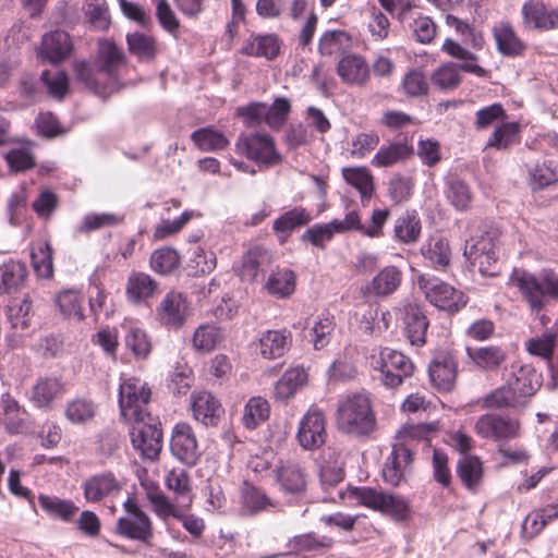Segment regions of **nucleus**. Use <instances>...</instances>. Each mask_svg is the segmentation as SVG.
Segmentation results:
<instances>
[{"label":"nucleus","instance_id":"1","mask_svg":"<svg viewBox=\"0 0 558 558\" xmlns=\"http://www.w3.org/2000/svg\"><path fill=\"white\" fill-rule=\"evenodd\" d=\"M512 281L533 313L538 314L550 300H558V274L550 268L537 274L514 272Z\"/></svg>","mask_w":558,"mask_h":558},{"label":"nucleus","instance_id":"2","mask_svg":"<svg viewBox=\"0 0 558 558\" xmlns=\"http://www.w3.org/2000/svg\"><path fill=\"white\" fill-rule=\"evenodd\" d=\"M337 424L340 430L353 436L368 435L375 428V416L367 396L356 393L338 407Z\"/></svg>","mask_w":558,"mask_h":558},{"label":"nucleus","instance_id":"3","mask_svg":"<svg viewBox=\"0 0 558 558\" xmlns=\"http://www.w3.org/2000/svg\"><path fill=\"white\" fill-rule=\"evenodd\" d=\"M151 391L147 384L140 378L130 377L120 384L119 407L120 414L125 422L143 423L149 418L146 405L150 400Z\"/></svg>","mask_w":558,"mask_h":558},{"label":"nucleus","instance_id":"4","mask_svg":"<svg viewBox=\"0 0 558 558\" xmlns=\"http://www.w3.org/2000/svg\"><path fill=\"white\" fill-rule=\"evenodd\" d=\"M349 495L361 505L390 515L398 522L405 521L410 512L407 499L398 495L388 494L381 489L355 487L350 489Z\"/></svg>","mask_w":558,"mask_h":558},{"label":"nucleus","instance_id":"5","mask_svg":"<svg viewBox=\"0 0 558 558\" xmlns=\"http://www.w3.org/2000/svg\"><path fill=\"white\" fill-rule=\"evenodd\" d=\"M372 367L379 373L378 379L388 388H396L413 373V364L399 351L384 348L371 359Z\"/></svg>","mask_w":558,"mask_h":558},{"label":"nucleus","instance_id":"6","mask_svg":"<svg viewBox=\"0 0 558 558\" xmlns=\"http://www.w3.org/2000/svg\"><path fill=\"white\" fill-rule=\"evenodd\" d=\"M417 286L426 300L439 310L453 313L466 305L468 300L463 292L457 291L437 277L428 274L420 275Z\"/></svg>","mask_w":558,"mask_h":558},{"label":"nucleus","instance_id":"7","mask_svg":"<svg viewBox=\"0 0 558 558\" xmlns=\"http://www.w3.org/2000/svg\"><path fill=\"white\" fill-rule=\"evenodd\" d=\"M235 151L255 161L259 167L269 168L281 162L272 137L266 134L240 136L235 143Z\"/></svg>","mask_w":558,"mask_h":558},{"label":"nucleus","instance_id":"8","mask_svg":"<svg viewBox=\"0 0 558 558\" xmlns=\"http://www.w3.org/2000/svg\"><path fill=\"white\" fill-rule=\"evenodd\" d=\"M123 507L126 515L119 518L117 533L126 538L149 544L153 536V525L149 517L131 498L124 501Z\"/></svg>","mask_w":558,"mask_h":558},{"label":"nucleus","instance_id":"9","mask_svg":"<svg viewBox=\"0 0 558 558\" xmlns=\"http://www.w3.org/2000/svg\"><path fill=\"white\" fill-rule=\"evenodd\" d=\"M189 316L190 304L186 296L177 291L168 292L156 308L157 320L168 329H180Z\"/></svg>","mask_w":558,"mask_h":558},{"label":"nucleus","instance_id":"10","mask_svg":"<svg viewBox=\"0 0 558 558\" xmlns=\"http://www.w3.org/2000/svg\"><path fill=\"white\" fill-rule=\"evenodd\" d=\"M399 317L404 325V333L413 345H423L426 341L428 320L420 306L412 299H404L398 306Z\"/></svg>","mask_w":558,"mask_h":558},{"label":"nucleus","instance_id":"11","mask_svg":"<svg viewBox=\"0 0 558 558\" xmlns=\"http://www.w3.org/2000/svg\"><path fill=\"white\" fill-rule=\"evenodd\" d=\"M475 430L483 438L497 441L510 440L519 436L520 423L499 414H484L477 418Z\"/></svg>","mask_w":558,"mask_h":558},{"label":"nucleus","instance_id":"12","mask_svg":"<svg viewBox=\"0 0 558 558\" xmlns=\"http://www.w3.org/2000/svg\"><path fill=\"white\" fill-rule=\"evenodd\" d=\"M159 422L137 424L131 432V441L135 450L148 460L158 458L162 448V432Z\"/></svg>","mask_w":558,"mask_h":558},{"label":"nucleus","instance_id":"13","mask_svg":"<svg viewBox=\"0 0 558 558\" xmlns=\"http://www.w3.org/2000/svg\"><path fill=\"white\" fill-rule=\"evenodd\" d=\"M170 450L173 457L182 463L189 466L196 464L201 452L195 433L187 423L180 422L174 425L170 440Z\"/></svg>","mask_w":558,"mask_h":558},{"label":"nucleus","instance_id":"14","mask_svg":"<svg viewBox=\"0 0 558 558\" xmlns=\"http://www.w3.org/2000/svg\"><path fill=\"white\" fill-rule=\"evenodd\" d=\"M458 363L448 352L437 353L428 366L432 385L440 392H449L454 388Z\"/></svg>","mask_w":558,"mask_h":558},{"label":"nucleus","instance_id":"15","mask_svg":"<svg viewBox=\"0 0 558 558\" xmlns=\"http://www.w3.org/2000/svg\"><path fill=\"white\" fill-rule=\"evenodd\" d=\"M125 61L124 50L113 40L107 38L98 40L95 57V66L98 74H105L106 78H112L120 68L125 64Z\"/></svg>","mask_w":558,"mask_h":558},{"label":"nucleus","instance_id":"16","mask_svg":"<svg viewBox=\"0 0 558 558\" xmlns=\"http://www.w3.org/2000/svg\"><path fill=\"white\" fill-rule=\"evenodd\" d=\"M122 488L121 481L109 471L92 475L83 483L84 498L88 502H100L106 498L114 497Z\"/></svg>","mask_w":558,"mask_h":558},{"label":"nucleus","instance_id":"17","mask_svg":"<svg viewBox=\"0 0 558 558\" xmlns=\"http://www.w3.org/2000/svg\"><path fill=\"white\" fill-rule=\"evenodd\" d=\"M325 417L319 411L307 412L299 427L298 439L305 449L319 448L326 441Z\"/></svg>","mask_w":558,"mask_h":558},{"label":"nucleus","instance_id":"18","mask_svg":"<svg viewBox=\"0 0 558 558\" xmlns=\"http://www.w3.org/2000/svg\"><path fill=\"white\" fill-rule=\"evenodd\" d=\"M412 461V451L405 445H395L383 469L385 482L393 486L399 485L410 472Z\"/></svg>","mask_w":558,"mask_h":558},{"label":"nucleus","instance_id":"19","mask_svg":"<svg viewBox=\"0 0 558 558\" xmlns=\"http://www.w3.org/2000/svg\"><path fill=\"white\" fill-rule=\"evenodd\" d=\"M523 22L527 27L549 31L558 27V8L550 9L542 0H529L522 7Z\"/></svg>","mask_w":558,"mask_h":558},{"label":"nucleus","instance_id":"20","mask_svg":"<svg viewBox=\"0 0 558 558\" xmlns=\"http://www.w3.org/2000/svg\"><path fill=\"white\" fill-rule=\"evenodd\" d=\"M541 378V374L532 365L512 364L507 381L522 401L537 391L542 384Z\"/></svg>","mask_w":558,"mask_h":558},{"label":"nucleus","instance_id":"21","mask_svg":"<svg viewBox=\"0 0 558 558\" xmlns=\"http://www.w3.org/2000/svg\"><path fill=\"white\" fill-rule=\"evenodd\" d=\"M72 49L73 44L69 34L54 31L44 35L40 56L50 63H59L70 56Z\"/></svg>","mask_w":558,"mask_h":558},{"label":"nucleus","instance_id":"22","mask_svg":"<svg viewBox=\"0 0 558 558\" xmlns=\"http://www.w3.org/2000/svg\"><path fill=\"white\" fill-rule=\"evenodd\" d=\"M340 78L350 85L362 86L369 78V68L366 61L357 54H347L337 64Z\"/></svg>","mask_w":558,"mask_h":558},{"label":"nucleus","instance_id":"23","mask_svg":"<svg viewBox=\"0 0 558 558\" xmlns=\"http://www.w3.org/2000/svg\"><path fill=\"white\" fill-rule=\"evenodd\" d=\"M412 155V145L403 138L380 146L371 163L376 168H388L409 159Z\"/></svg>","mask_w":558,"mask_h":558},{"label":"nucleus","instance_id":"24","mask_svg":"<svg viewBox=\"0 0 558 558\" xmlns=\"http://www.w3.org/2000/svg\"><path fill=\"white\" fill-rule=\"evenodd\" d=\"M241 512L244 515H257L275 505L266 493L248 482H244L240 492Z\"/></svg>","mask_w":558,"mask_h":558},{"label":"nucleus","instance_id":"25","mask_svg":"<svg viewBox=\"0 0 558 558\" xmlns=\"http://www.w3.org/2000/svg\"><path fill=\"white\" fill-rule=\"evenodd\" d=\"M194 417L205 425H217L223 413L220 402L208 391H202L192 399Z\"/></svg>","mask_w":558,"mask_h":558},{"label":"nucleus","instance_id":"26","mask_svg":"<svg viewBox=\"0 0 558 558\" xmlns=\"http://www.w3.org/2000/svg\"><path fill=\"white\" fill-rule=\"evenodd\" d=\"M493 36L497 46V50L507 57L520 56L525 45L517 36L513 27L507 22H499L493 27Z\"/></svg>","mask_w":558,"mask_h":558},{"label":"nucleus","instance_id":"27","mask_svg":"<svg viewBox=\"0 0 558 558\" xmlns=\"http://www.w3.org/2000/svg\"><path fill=\"white\" fill-rule=\"evenodd\" d=\"M27 268L21 262L10 260L0 265V293L19 292L26 282Z\"/></svg>","mask_w":558,"mask_h":558},{"label":"nucleus","instance_id":"28","mask_svg":"<svg viewBox=\"0 0 558 558\" xmlns=\"http://www.w3.org/2000/svg\"><path fill=\"white\" fill-rule=\"evenodd\" d=\"M402 278V271L398 267L386 266L373 278L367 289L374 295L385 298L398 290Z\"/></svg>","mask_w":558,"mask_h":558},{"label":"nucleus","instance_id":"29","mask_svg":"<svg viewBox=\"0 0 558 558\" xmlns=\"http://www.w3.org/2000/svg\"><path fill=\"white\" fill-rule=\"evenodd\" d=\"M276 478L286 494L302 496L306 489V477L303 470L296 464L281 465L276 471Z\"/></svg>","mask_w":558,"mask_h":558},{"label":"nucleus","instance_id":"30","mask_svg":"<svg viewBox=\"0 0 558 558\" xmlns=\"http://www.w3.org/2000/svg\"><path fill=\"white\" fill-rule=\"evenodd\" d=\"M291 344L290 331L268 330L259 339L260 354L263 357L272 360L281 357Z\"/></svg>","mask_w":558,"mask_h":558},{"label":"nucleus","instance_id":"31","mask_svg":"<svg viewBox=\"0 0 558 558\" xmlns=\"http://www.w3.org/2000/svg\"><path fill=\"white\" fill-rule=\"evenodd\" d=\"M270 253L260 247L250 250L242 260L241 277L243 280L256 281L270 265Z\"/></svg>","mask_w":558,"mask_h":558},{"label":"nucleus","instance_id":"32","mask_svg":"<svg viewBox=\"0 0 558 558\" xmlns=\"http://www.w3.org/2000/svg\"><path fill=\"white\" fill-rule=\"evenodd\" d=\"M158 289V283L145 272H133L126 284V296L132 303L145 302Z\"/></svg>","mask_w":558,"mask_h":558},{"label":"nucleus","instance_id":"33","mask_svg":"<svg viewBox=\"0 0 558 558\" xmlns=\"http://www.w3.org/2000/svg\"><path fill=\"white\" fill-rule=\"evenodd\" d=\"M466 353L478 368L486 372L497 371L506 360V352L497 345L466 348Z\"/></svg>","mask_w":558,"mask_h":558},{"label":"nucleus","instance_id":"34","mask_svg":"<svg viewBox=\"0 0 558 558\" xmlns=\"http://www.w3.org/2000/svg\"><path fill=\"white\" fill-rule=\"evenodd\" d=\"M63 383L58 377H40L32 391V401L37 408H48L62 395Z\"/></svg>","mask_w":558,"mask_h":558},{"label":"nucleus","instance_id":"35","mask_svg":"<svg viewBox=\"0 0 558 558\" xmlns=\"http://www.w3.org/2000/svg\"><path fill=\"white\" fill-rule=\"evenodd\" d=\"M295 274L288 268H278L268 276L265 289L276 298H289L295 290Z\"/></svg>","mask_w":558,"mask_h":558},{"label":"nucleus","instance_id":"36","mask_svg":"<svg viewBox=\"0 0 558 558\" xmlns=\"http://www.w3.org/2000/svg\"><path fill=\"white\" fill-rule=\"evenodd\" d=\"M280 50L279 39L276 35H256L246 40L242 47V53L251 57H264L272 60Z\"/></svg>","mask_w":558,"mask_h":558},{"label":"nucleus","instance_id":"37","mask_svg":"<svg viewBox=\"0 0 558 558\" xmlns=\"http://www.w3.org/2000/svg\"><path fill=\"white\" fill-rule=\"evenodd\" d=\"M307 383V373L303 367L296 366L287 369L275 386V396L279 400H287Z\"/></svg>","mask_w":558,"mask_h":558},{"label":"nucleus","instance_id":"38","mask_svg":"<svg viewBox=\"0 0 558 558\" xmlns=\"http://www.w3.org/2000/svg\"><path fill=\"white\" fill-rule=\"evenodd\" d=\"M126 44L129 51L143 62L153 61L158 53L156 39L140 32L128 34Z\"/></svg>","mask_w":558,"mask_h":558},{"label":"nucleus","instance_id":"39","mask_svg":"<svg viewBox=\"0 0 558 558\" xmlns=\"http://www.w3.org/2000/svg\"><path fill=\"white\" fill-rule=\"evenodd\" d=\"M333 539L326 535H319L315 532L295 535L289 541L288 546L296 553H324L331 548Z\"/></svg>","mask_w":558,"mask_h":558},{"label":"nucleus","instance_id":"40","mask_svg":"<svg viewBox=\"0 0 558 558\" xmlns=\"http://www.w3.org/2000/svg\"><path fill=\"white\" fill-rule=\"evenodd\" d=\"M73 71L76 81L96 94L102 93L106 82L109 80L105 77V74L97 73L95 62L90 64L84 60L75 61L73 63Z\"/></svg>","mask_w":558,"mask_h":558},{"label":"nucleus","instance_id":"41","mask_svg":"<svg viewBox=\"0 0 558 558\" xmlns=\"http://www.w3.org/2000/svg\"><path fill=\"white\" fill-rule=\"evenodd\" d=\"M457 472L461 482L469 489H474L482 481V462L477 457L463 456L458 462Z\"/></svg>","mask_w":558,"mask_h":558},{"label":"nucleus","instance_id":"42","mask_svg":"<svg viewBox=\"0 0 558 558\" xmlns=\"http://www.w3.org/2000/svg\"><path fill=\"white\" fill-rule=\"evenodd\" d=\"M497 230L492 232H486L481 235L476 241L472 244H466L464 248V255L469 259H473L476 262L478 258L486 257L487 260L495 259V248L497 242Z\"/></svg>","mask_w":558,"mask_h":558},{"label":"nucleus","instance_id":"43","mask_svg":"<svg viewBox=\"0 0 558 558\" xmlns=\"http://www.w3.org/2000/svg\"><path fill=\"white\" fill-rule=\"evenodd\" d=\"M421 233V220L416 211H407L395 223V234L403 243L415 242Z\"/></svg>","mask_w":558,"mask_h":558},{"label":"nucleus","instance_id":"44","mask_svg":"<svg viewBox=\"0 0 558 558\" xmlns=\"http://www.w3.org/2000/svg\"><path fill=\"white\" fill-rule=\"evenodd\" d=\"M342 177L348 184L360 192L362 198L372 196L374 191L373 177L366 168H343Z\"/></svg>","mask_w":558,"mask_h":558},{"label":"nucleus","instance_id":"45","mask_svg":"<svg viewBox=\"0 0 558 558\" xmlns=\"http://www.w3.org/2000/svg\"><path fill=\"white\" fill-rule=\"evenodd\" d=\"M38 500L40 507L48 514L59 518L63 521H70L78 510L73 501L60 499L54 496L40 495Z\"/></svg>","mask_w":558,"mask_h":558},{"label":"nucleus","instance_id":"46","mask_svg":"<svg viewBox=\"0 0 558 558\" xmlns=\"http://www.w3.org/2000/svg\"><path fill=\"white\" fill-rule=\"evenodd\" d=\"M311 219L312 216L305 208L294 207L274 221V230L276 232L290 234L296 228L307 225Z\"/></svg>","mask_w":558,"mask_h":558},{"label":"nucleus","instance_id":"47","mask_svg":"<svg viewBox=\"0 0 558 558\" xmlns=\"http://www.w3.org/2000/svg\"><path fill=\"white\" fill-rule=\"evenodd\" d=\"M82 300V295L78 291L68 289L59 292L54 302L63 316L82 320L84 318Z\"/></svg>","mask_w":558,"mask_h":558},{"label":"nucleus","instance_id":"48","mask_svg":"<svg viewBox=\"0 0 558 558\" xmlns=\"http://www.w3.org/2000/svg\"><path fill=\"white\" fill-rule=\"evenodd\" d=\"M270 407L266 399L252 397L244 408L243 423L253 429L269 417Z\"/></svg>","mask_w":558,"mask_h":558},{"label":"nucleus","instance_id":"49","mask_svg":"<svg viewBox=\"0 0 558 558\" xmlns=\"http://www.w3.org/2000/svg\"><path fill=\"white\" fill-rule=\"evenodd\" d=\"M430 81L440 90L456 89L461 83L458 65L452 62L442 64L433 72Z\"/></svg>","mask_w":558,"mask_h":558},{"label":"nucleus","instance_id":"50","mask_svg":"<svg viewBox=\"0 0 558 558\" xmlns=\"http://www.w3.org/2000/svg\"><path fill=\"white\" fill-rule=\"evenodd\" d=\"M191 138L204 151L220 150L229 144L222 133L213 129H198L192 133Z\"/></svg>","mask_w":558,"mask_h":558},{"label":"nucleus","instance_id":"51","mask_svg":"<svg viewBox=\"0 0 558 558\" xmlns=\"http://www.w3.org/2000/svg\"><path fill=\"white\" fill-rule=\"evenodd\" d=\"M521 403L515 391L507 383L505 386L497 388L484 398L483 407L487 409H500L507 407H514Z\"/></svg>","mask_w":558,"mask_h":558},{"label":"nucleus","instance_id":"52","mask_svg":"<svg viewBox=\"0 0 558 558\" xmlns=\"http://www.w3.org/2000/svg\"><path fill=\"white\" fill-rule=\"evenodd\" d=\"M447 197L459 210L466 209L472 201V194L469 185L458 178H452L448 181Z\"/></svg>","mask_w":558,"mask_h":558},{"label":"nucleus","instance_id":"53","mask_svg":"<svg viewBox=\"0 0 558 558\" xmlns=\"http://www.w3.org/2000/svg\"><path fill=\"white\" fill-rule=\"evenodd\" d=\"M35 272L38 277L49 279L53 275L52 250L48 243L40 244L31 254Z\"/></svg>","mask_w":558,"mask_h":558},{"label":"nucleus","instance_id":"54","mask_svg":"<svg viewBox=\"0 0 558 558\" xmlns=\"http://www.w3.org/2000/svg\"><path fill=\"white\" fill-rule=\"evenodd\" d=\"M169 489L173 490L178 498H181V505L189 507L192 501L190 478L184 470H172L166 478Z\"/></svg>","mask_w":558,"mask_h":558},{"label":"nucleus","instance_id":"55","mask_svg":"<svg viewBox=\"0 0 558 558\" xmlns=\"http://www.w3.org/2000/svg\"><path fill=\"white\" fill-rule=\"evenodd\" d=\"M506 118L507 113L502 105L495 102L475 112L474 128L478 131L486 130Z\"/></svg>","mask_w":558,"mask_h":558},{"label":"nucleus","instance_id":"56","mask_svg":"<svg viewBox=\"0 0 558 558\" xmlns=\"http://www.w3.org/2000/svg\"><path fill=\"white\" fill-rule=\"evenodd\" d=\"M558 182V168L551 162L536 165L530 173V185L533 190H543Z\"/></svg>","mask_w":558,"mask_h":558},{"label":"nucleus","instance_id":"57","mask_svg":"<svg viewBox=\"0 0 558 558\" xmlns=\"http://www.w3.org/2000/svg\"><path fill=\"white\" fill-rule=\"evenodd\" d=\"M85 14L88 22L97 29L109 27L110 20L106 0H85Z\"/></svg>","mask_w":558,"mask_h":558},{"label":"nucleus","instance_id":"58","mask_svg":"<svg viewBox=\"0 0 558 558\" xmlns=\"http://www.w3.org/2000/svg\"><path fill=\"white\" fill-rule=\"evenodd\" d=\"M125 345L137 359H146L151 351V343L145 330L131 328L125 336Z\"/></svg>","mask_w":558,"mask_h":558},{"label":"nucleus","instance_id":"59","mask_svg":"<svg viewBox=\"0 0 558 558\" xmlns=\"http://www.w3.org/2000/svg\"><path fill=\"white\" fill-rule=\"evenodd\" d=\"M414 183L411 178L393 175L388 182V195L395 204L408 202L413 192Z\"/></svg>","mask_w":558,"mask_h":558},{"label":"nucleus","instance_id":"60","mask_svg":"<svg viewBox=\"0 0 558 558\" xmlns=\"http://www.w3.org/2000/svg\"><path fill=\"white\" fill-rule=\"evenodd\" d=\"M96 405L87 399H76L65 409L66 418L74 424H83L94 417Z\"/></svg>","mask_w":558,"mask_h":558},{"label":"nucleus","instance_id":"61","mask_svg":"<svg viewBox=\"0 0 558 558\" xmlns=\"http://www.w3.org/2000/svg\"><path fill=\"white\" fill-rule=\"evenodd\" d=\"M220 340V331L216 326L204 325L199 326L192 339L194 349L197 351L209 352L215 349L217 342Z\"/></svg>","mask_w":558,"mask_h":558},{"label":"nucleus","instance_id":"62","mask_svg":"<svg viewBox=\"0 0 558 558\" xmlns=\"http://www.w3.org/2000/svg\"><path fill=\"white\" fill-rule=\"evenodd\" d=\"M5 160L11 171L24 172L35 167L33 153L26 147L13 148L5 154Z\"/></svg>","mask_w":558,"mask_h":558},{"label":"nucleus","instance_id":"63","mask_svg":"<svg viewBox=\"0 0 558 558\" xmlns=\"http://www.w3.org/2000/svg\"><path fill=\"white\" fill-rule=\"evenodd\" d=\"M179 264V255L173 248L156 250L150 257L151 268L159 274H168Z\"/></svg>","mask_w":558,"mask_h":558},{"label":"nucleus","instance_id":"64","mask_svg":"<svg viewBox=\"0 0 558 558\" xmlns=\"http://www.w3.org/2000/svg\"><path fill=\"white\" fill-rule=\"evenodd\" d=\"M518 132L519 128L517 123L502 121V123L495 129L486 147L505 149L512 143Z\"/></svg>","mask_w":558,"mask_h":558}]
</instances>
